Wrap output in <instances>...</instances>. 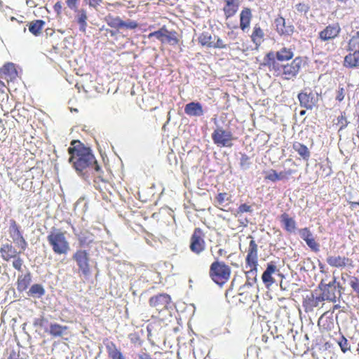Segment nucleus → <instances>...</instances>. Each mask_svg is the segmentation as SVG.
Here are the masks:
<instances>
[{"label":"nucleus","instance_id":"obj_35","mask_svg":"<svg viewBox=\"0 0 359 359\" xmlns=\"http://www.w3.org/2000/svg\"><path fill=\"white\" fill-rule=\"evenodd\" d=\"M293 147L294 149L298 153V154L304 159H308L309 158L310 152L306 146L301 143L296 142L294 144Z\"/></svg>","mask_w":359,"mask_h":359},{"label":"nucleus","instance_id":"obj_10","mask_svg":"<svg viewBox=\"0 0 359 359\" xmlns=\"http://www.w3.org/2000/svg\"><path fill=\"white\" fill-rule=\"evenodd\" d=\"M298 99L301 107L307 109H312L319 100V95L317 93H313L311 91H304L299 93Z\"/></svg>","mask_w":359,"mask_h":359},{"label":"nucleus","instance_id":"obj_14","mask_svg":"<svg viewBox=\"0 0 359 359\" xmlns=\"http://www.w3.org/2000/svg\"><path fill=\"white\" fill-rule=\"evenodd\" d=\"M327 264L336 268H344L348 265L352 266V260L346 257L341 256H328L326 259Z\"/></svg>","mask_w":359,"mask_h":359},{"label":"nucleus","instance_id":"obj_27","mask_svg":"<svg viewBox=\"0 0 359 359\" xmlns=\"http://www.w3.org/2000/svg\"><path fill=\"white\" fill-rule=\"evenodd\" d=\"M106 348L109 356L111 359H126L119 349L113 342H109L106 345Z\"/></svg>","mask_w":359,"mask_h":359},{"label":"nucleus","instance_id":"obj_45","mask_svg":"<svg viewBox=\"0 0 359 359\" xmlns=\"http://www.w3.org/2000/svg\"><path fill=\"white\" fill-rule=\"evenodd\" d=\"M295 8L300 14L305 15L309 11V6L308 4L299 3L295 5Z\"/></svg>","mask_w":359,"mask_h":359},{"label":"nucleus","instance_id":"obj_3","mask_svg":"<svg viewBox=\"0 0 359 359\" xmlns=\"http://www.w3.org/2000/svg\"><path fill=\"white\" fill-rule=\"evenodd\" d=\"M231 273V268L224 262H219L218 258H215V261L210 266V277L220 286H222L229 280Z\"/></svg>","mask_w":359,"mask_h":359},{"label":"nucleus","instance_id":"obj_56","mask_svg":"<svg viewBox=\"0 0 359 359\" xmlns=\"http://www.w3.org/2000/svg\"><path fill=\"white\" fill-rule=\"evenodd\" d=\"M325 300H327V299H325V298L324 297V295H323V294L322 293V294H321V295H320V296H318V297H316V299H315V300H314L313 305H314L315 306H318V304H319V303H320V302H323V301H325Z\"/></svg>","mask_w":359,"mask_h":359},{"label":"nucleus","instance_id":"obj_47","mask_svg":"<svg viewBox=\"0 0 359 359\" xmlns=\"http://www.w3.org/2000/svg\"><path fill=\"white\" fill-rule=\"evenodd\" d=\"M337 124L339 126V130L346 127L348 121L343 114H341L340 116L337 118Z\"/></svg>","mask_w":359,"mask_h":359},{"label":"nucleus","instance_id":"obj_63","mask_svg":"<svg viewBox=\"0 0 359 359\" xmlns=\"http://www.w3.org/2000/svg\"><path fill=\"white\" fill-rule=\"evenodd\" d=\"M226 252L224 250H223V249H219V250H218V255H219V256L225 255H226Z\"/></svg>","mask_w":359,"mask_h":359},{"label":"nucleus","instance_id":"obj_46","mask_svg":"<svg viewBox=\"0 0 359 359\" xmlns=\"http://www.w3.org/2000/svg\"><path fill=\"white\" fill-rule=\"evenodd\" d=\"M137 26H138V24L137 23L136 21H134V20H128L126 22H125V21L123 22V28L125 27V28L130 29H134L137 28Z\"/></svg>","mask_w":359,"mask_h":359},{"label":"nucleus","instance_id":"obj_17","mask_svg":"<svg viewBox=\"0 0 359 359\" xmlns=\"http://www.w3.org/2000/svg\"><path fill=\"white\" fill-rule=\"evenodd\" d=\"M0 252L3 259L5 261H9L12 258H15L20 253L18 252L16 249L9 243L3 244L0 248Z\"/></svg>","mask_w":359,"mask_h":359},{"label":"nucleus","instance_id":"obj_39","mask_svg":"<svg viewBox=\"0 0 359 359\" xmlns=\"http://www.w3.org/2000/svg\"><path fill=\"white\" fill-rule=\"evenodd\" d=\"M283 177V175L282 172L278 174L274 170H271L265 177L266 179L271 180L272 182H276L277 180H281Z\"/></svg>","mask_w":359,"mask_h":359},{"label":"nucleus","instance_id":"obj_32","mask_svg":"<svg viewBox=\"0 0 359 359\" xmlns=\"http://www.w3.org/2000/svg\"><path fill=\"white\" fill-rule=\"evenodd\" d=\"M105 21L107 25L112 28H123V21L120 18V17H114L111 15H109L105 18Z\"/></svg>","mask_w":359,"mask_h":359},{"label":"nucleus","instance_id":"obj_9","mask_svg":"<svg viewBox=\"0 0 359 359\" xmlns=\"http://www.w3.org/2000/svg\"><path fill=\"white\" fill-rule=\"evenodd\" d=\"M302 63V58L297 57L291 63L283 65L282 75L283 78L287 80L295 78L301 69Z\"/></svg>","mask_w":359,"mask_h":359},{"label":"nucleus","instance_id":"obj_29","mask_svg":"<svg viewBox=\"0 0 359 359\" xmlns=\"http://www.w3.org/2000/svg\"><path fill=\"white\" fill-rule=\"evenodd\" d=\"M281 222L284 225L285 229L292 233L294 232L296 229V222L295 221L288 216L286 213H284L281 215Z\"/></svg>","mask_w":359,"mask_h":359},{"label":"nucleus","instance_id":"obj_1","mask_svg":"<svg viewBox=\"0 0 359 359\" xmlns=\"http://www.w3.org/2000/svg\"><path fill=\"white\" fill-rule=\"evenodd\" d=\"M68 151L71 155L69 161L73 164L78 174L85 175L88 172L93 173L94 171H100V167L89 148L79 142L77 146L69 147Z\"/></svg>","mask_w":359,"mask_h":359},{"label":"nucleus","instance_id":"obj_33","mask_svg":"<svg viewBox=\"0 0 359 359\" xmlns=\"http://www.w3.org/2000/svg\"><path fill=\"white\" fill-rule=\"evenodd\" d=\"M319 288L322 290V293L324 295V297L327 299V301L335 302L337 296H336V289L335 288H327V287L320 286Z\"/></svg>","mask_w":359,"mask_h":359},{"label":"nucleus","instance_id":"obj_12","mask_svg":"<svg viewBox=\"0 0 359 359\" xmlns=\"http://www.w3.org/2000/svg\"><path fill=\"white\" fill-rule=\"evenodd\" d=\"M274 24L276 31L280 35L290 36L294 32V26L290 22L287 23L285 19L281 16L275 19Z\"/></svg>","mask_w":359,"mask_h":359},{"label":"nucleus","instance_id":"obj_21","mask_svg":"<svg viewBox=\"0 0 359 359\" xmlns=\"http://www.w3.org/2000/svg\"><path fill=\"white\" fill-rule=\"evenodd\" d=\"M226 3L223 10L226 18L235 15L239 7V0H224Z\"/></svg>","mask_w":359,"mask_h":359},{"label":"nucleus","instance_id":"obj_43","mask_svg":"<svg viewBox=\"0 0 359 359\" xmlns=\"http://www.w3.org/2000/svg\"><path fill=\"white\" fill-rule=\"evenodd\" d=\"M299 235L302 239H303L304 241H306V239L310 238L313 234L310 231V230L308 228H304L299 230Z\"/></svg>","mask_w":359,"mask_h":359},{"label":"nucleus","instance_id":"obj_50","mask_svg":"<svg viewBox=\"0 0 359 359\" xmlns=\"http://www.w3.org/2000/svg\"><path fill=\"white\" fill-rule=\"evenodd\" d=\"M252 210L251 206H250L245 203H243L239 206V208L238 209L237 214L239 215V214H241L243 212H252Z\"/></svg>","mask_w":359,"mask_h":359},{"label":"nucleus","instance_id":"obj_15","mask_svg":"<svg viewBox=\"0 0 359 359\" xmlns=\"http://www.w3.org/2000/svg\"><path fill=\"white\" fill-rule=\"evenodd\" d=\"M9 233L15 243H23V248H27V243L20 231L19 226L14 219L10 220Z\"/></svg>","mask_w":359,"mask_h":359},{"label":"nucleus","instance_id":"obj_51","mask_svg":"<svg viewBox=\"0 0 359 359\" xmlns=\"http://www.w3.org/2000/svg\"><path fill=\"white\" fill-rule=\"evenodd\" d=\"M77 1H78V0H67L66 3H67V6L70 9H72L74 11H76V9L78 8Z\"/></svg>","mask_w":359,"mask_h":359},{"label":"nucleus","instance_id":"obj_31","mask_svg":"<svg viewBox=\"0 0 359 359\" xmlns=\"http://www.w3.org/2000/svg\"><path fill=\"white\" fill-rule=\"evenodd\" d=\"M264 34L259 26L256 25L251 35L252 41L256 46H259L263 41Z\"/></svg>","mask_w":359,"mask_h":359},{"label":"nucleus","instance_id":"obj_30","mask_svg":"<svg viewBox=\"0 0 359 359\" xmlns=\"http://www.w3.org/2000/svg\"><path fill=\"white\" fill-rule=\"evenodd\" d=\"M45 22L42 20H36L29 23V31L34 36H39L41 33Z\"/></svg>","mask_w":359,"mask_h":359},{"label":"nucleus","instance_id":"obj_48","mask_svg":"<svg viewBox=\"0 0 359 359\" xmlns=\"http://www.w3.org/2000/svg\"><path fill=\"white\" fill-rule=\"evenodd\" d=\"M14 259H15L13 262V266L18 271H20L22 270L23 261L20 257L18 256Z\"/></svg>","mask_w":359,"mask_h":359},{"label":"nucleus","instance_id":"obj_16","mask_svg":"<svg viewBox=\"0 0 359 359\" xmlns=\"http://www.w3.org/2000/svg\"><path fill=\"white\" fill-rule=\"evenodd\" d=\"M184 112L189 116L199 117L204 114L203 107L200 102H191L184 107Z\"/></svg>","mask_w":359,"mask_h":359},{"label":"nucleus","instance_id":"obj_58","mask_svg":"<svg viewBox=\"0 0 359 359\" xmlns=\"http://www.w3.org/2000/svg\"><path fill=\"white\" fill-rule=\"evenodd\" d=\"M267 57H269V59L270 60H272V65H273V68H275V67H276V62H275V61H274V60H273V53H268V54H267Z\"/></svg>","mask_w":359,"mask_h":359},{"label":"nucleus","instance_id":"obj_62","mask_svg":"<svg viewBox=\"0 0 359 359\" xmlns=\"http://www.w3.org/2000/svg\"><path fill=\"white\" fill-rule=\"evenodd\" d=\"M327 45H328V47H327V50L332 51L335 49V46L334 45V43H331V44L328 43Z\"/></svg>","mask_w":359,"mask_h":359},{"label":"nucleus","instance_id":"obj_19","mask_svg":"<svg viewBox=\"0 0 359 359\" xmlns=\"http://www.w3.org/2000/svg\"><path fill=\"white\" fill-rule=\"evenodd\" d=\"M31 282L32 276L29 272H27L25 274L19 275L16 283L18 291L20 292L25 291Z\"/></svg>","mask_w":359,"mask_h":359},{"label":"nucleus","instance_id":"obj_4","mask_svg":"<svg viewBox=\"0 0 359 359\" xmlns=\"http://www.w3.org/2000/svg\"><path fill=\"white\" fill-rule=\"evenodd\" d=\"M248 238H251L246 257V267H250V270L248 271V276L250 278V275H252L254 276V279H256L258 266V248L251 236H249Z\"/></svg>","mask_w":359,"mask_h":359},{"label":"nucleus","instance_id":"obj_54","mask_svg":"<svg viewBox=\"0 0 359 359\" xmlns=\"http://www.w3.org/2000/svg\"><path fill=\"white\" fill-rule=\"evenodd\" d=\"M344 96H345L344 89L343 88H340L337 90V96H336V100L339 101V102H341V101H342L344 100Z\"/></svg>","mask_w":359,"mask_h":359},{"label":"nucleus","instance_id":"obj_26","mask_svg":"<svg viewBox=\"0 0 359 359\" xmlns=\"http://www.w3.org/2000/svg\"><path fill=\"white\" fill-rule=\"evenodd\" d=\"M78 240L81 246L85 247L89 245L95 240V236L93 233L86 230L81 231L78 236Z\"/></svg>","mask_w":359,"mask_h":359},{"label":"nucleus","instance_id":"obj_53","mask_svg":"<svg viewBox=\"0 0 359 359\" xmlns=\"http://www.w3.org/2000/svg\"><path fill=\"white\" fill-rule=\"evenodd\" d=\"M227 200V194L226 193H220L217 196V201L219 205H222Z\"/></svg>","mask_w":359,"mask_h":359},{"label":"nucleus","instance_id":"obj_44","mask_svg":"<svg viewBox=\"0 0 359 359\" xmlns=\"http://www.w3.org/2000/svg\"><path fill=\"white\" fill-rule=\"evenodd\" d=\"M338 344L344 353L350 349L348 340L344 336L341 337V339L338 342Z\"/></svg>","mask_w":359,"mask_h":359},{"label":"nucleus","instance_id":"obj_7","mask_svg":"<svg viewBox=\"0 0 359 359\" xmlns=\"http://www.w3.org/2000/svg\"><path fill=\"white\" fill-rule=\"evenodd\" d=\"M72 259L76 262L79 270L85 276H89L90 265H89V254L85 250H78L73 255Z\"/></svg>","mask_w":359,"mask_h":359},{"label":"nucleus","instance_id":"obj_34","mask_svg":"<svg viewBox=\"0 0 359 359\" xmlns=\"http://www.w3.org/2000/svg\"><path fill=\"white\" fill-rule=\"evenodd\" d=\"M4 74L8 76L10 79H15L17 76V71L13 63H6L1 69Z\"/></svg>","mask_w":359,"mask_h":359},{"label":"nucleus","instance_id":"obj_52","mask_svg":"<svg viewBox=\"0 0 359 359\" xmlns=\"http://www.w3.org/2000/svg\"><path fill=\"white\" fill-rule=\"evenodd\" d=\"M337 283V278L335 277L333 278V280L332 282H330L327 284L323 283V281L320 283V286L327 287V288H337L336 285Z\"/></svg>","mask_w":359,"mask_h":359},{"label":"nucleus","instance_id":"obj_22","mask_svg":"<svg viewBox=\"0 0 359 359\" xmlns=\"http://www.w3.org/2000/svg\"><path fill=\"white\" fill-rule=\"evenodd\" d=\"M252 18V13L250 8L243 9L240 14V27L245 31L249 27Z\"/></svg>","mask_w":359,"mask_h":359},{"label":"nucleus","instance_id":"obj_61","mask_svg":"<svg viewBox=\"0 0 359 359\" xmlns=\"http://www.w3.org/2000/svg\"><path fill=\"white\" fill-rule=\"evenodd\" d=\"M350 204H351V208L352 209H355V208H356L357 206H359V201L357 202H355V201L350 202Z\"/></svg>","mask_w":359,"mask_h":359},{"label":"nucleus","instance_id":"obj_42","mask_svg":"<svg viewBox=\"0 0 359 359\" xmlns=\"http://www.w3.org/2000/svg\"><path fill=\"white\" fill-rule=\"evenodd\" d=\"M306 245L311 248L313 252H318L320 250V245L318 243L316 242L313 236H312L310 238L306 239L305 241Z\"/></svg>","mask_w":359,"mask_h":359},{"label":"nucleus","instance_id":"obj_55","mask_svg":"<svg viewBox=\"0 0 359 359\" xmlns=\"http://www.w3.org/2000/svg\"><path fill=\"white\" fill-rule=\"evenodd\" d=\"M102 0H88V5L90 7L97 9V7L101 4Z\"/></svg>","mask_w":359,"mask_h":359},{"label":"nucleus","instance_id":"obj_40","mask_svg":"<svg viewBox=\"0 0 359 359\" xmlns=\"http://www.w3.org/2000/svg\"><path fill=\"white\" fill-rule=\"evenodd\" d=\"M226 47L227 45L224 42V41L222 39H220L219 37H217L216 36H214V41L213 43L210 45V48L223 49L226 48Z\"/></svg>","mask_w":359,"mask_h":359},{"label":"nucleus","instance_id":"obj_36","mask_svg":"<svg viewBox=\"0 0 359 359\" xmlns=\"http://www.w3.org/2000/svg\"><path fill=\"white\" fill-rule=\"evenodd\" d=\"M214 36H212L207 32L202 33L198 37V42L203 46L210 48V45L213 43Z\"/></svg>","mask_w":359,"mask_h":359},{"label":"nucleus","instance_id":"obj_24","mask_svg":"<svg viewBox=\"0 0 359 359\" xmlns=\"http://www.w3.org/2000/svg\"><path fill=\"white\" fill-rule=\"evenodd\" d=\"M67 326H62L57 323H50L48 333L54 337H60L67 334Z\"/></svg>","mask_w":359,"mask_h":359},{"label":"nucleus","instance_id":"obj_8","mask_svg":"<svg viewBox=\"0 0 359 359\" xmlns=\"http://www.w3.org/2000/svg\"><path fill=\"white\" fill-rule=\"evenodd\" d=\"M205 248V243L202 231L197 228L194 230L190 240V250L196 255H200Z\"/></svg>","mask_w":359,"mask_h":359},{"label":"nucleus","instance_id":"obj_57","mask_svg":"<svg viewBox=\"0 0 359 359\" xmlns=\"http://www.w3.org/2000/svg\"><path fill=\"white\" fill-rule=\"evenodd\" d=\"M18 358L19 355L15 351H11L8 359H18Z\"/></svg>","mask_w":359,"mask_h":359},{"label":"nucleus","instance_id":"obj_13","mask_svg":"<svg viewBox=\"0 0 359 359\" xmlns=\"http://www.w3.org/2000/svg\"><path fill=\"white\" fill-rule=\"evenodd\" d=\"M340 30V27L338 25H328L320 32L319 39L322 41L334 39L339 35Z\"/></svg>","mask_w":359,"mask_h":359},{"label":"nucleus","instance_id":"obj_37","mask_svg":"<svg viewBox=\"0 0 359 359\" xmlns=\"http://www.w3.org/2000/svg\"><path fill=\"white\" fill-rule=\"evenodd\" d=\"M359 49V31L354 32L349 40L348 50H353Z\"/></svg>","mask_w":359,"mask_h":359},{"label":"nucleus","instance_id":"obj_49","mask_svg":"<svg viewBox=\"0 0 359 359\" xmlns=\"http://www.w3.org/2000/svg\"><path fill=\"white\" fill-rule=\"evenodd\" d=\"M350 285L353 288L355 292H358L359 290V280L356 277H351L350 280Z\"/></svg>","mask_w":359,"mask_h":359},{"label":"nucleus","instance_id":"obj_38","mask_svg":"<svg viewBox=\"0 0 359 359\" xmlns=\"http://www.w3.org/2000/svg\"><path fill=\"white\" fill-rule=\"evenodd\" d=\"M250 158L245 154H241L240 166L243 170H247L250 168Z\"/></svg>","mask_w":359,"mask_h":359},{"label":"nucleus","instance_id":"obj_23","mask_svg":"<svg viewBox=\"0 0 359 359\" xmlns=\"http://www.w3.org/2000/svg\"><path fill=\"white\" fill-rule=\"evenodd\" d=\"M76 19L79 25V30L83 33L86 31L87 27V13L86 11L83 8L78 10L76 9Z\"/></svg>","mask_w":359,"mask_h":359},{"label":"nucleus","instance_id":"obj_28","mask_svg":"<svg viewBox=\"0 0 359 359\" xmlns=\"http://www.w3.org/2000/svg\"><path fill=\"white\" fill-rule=\"evenodd\" d=\"M276 56L279 61H285L292 59L294 53L291 48L283 47L276 53Z\"/></svg>","mask_w":359,"mask_h":359},{"label":"nucleus","instance_id":"obj_6","mask_svg":"<svg viewBox=\"0 0 359 359\" xmlns=\"http://www.w3.org/2000/svg\"><path fill=\"white\" fill-rule=\"evenodd\" d=\"M152 37L156 38L162 43H168L170 45H176L178 43L176 32L168 31L165 26L157 31L151 32L148 35L149 39H151Z\"/></svg>","mask_w":359,"mask_h":359},{"label":"nucleus","instance_id":"obj_20","mask_svg":"<svg viewBox=\"0 0 359 359\" xmlns=\"http://www.w3.org/2000/svg\"><path fill=\"white\" fill-rule=\"evenodd\" d=\"M344 66L348 68H355L359 67V50H354L353 53L346 55L344 60Z\"/></svg>","mask_w":359,"mask_h":359},{"label":"nucleus","instance_id":"obj_59","mask_svg":"<svg viewBox=\"0 0 359 359\" xmlns=\"http://www.w3.org/2000/svg\"><path fill=\"white\" fill-rule=\"evenodd\" d=\"M62 8V5L60 4V2H57L55 6H54V9L55 11H56L57 12H60V11L61 10Z\"/></svg>","mask_w":359,"mask_h":359},{"label":"nucleus","instance_id":"obj_25","mask_svg":"<svg viewBox=\"0 0 359 359\" xmlns=\"http://www.w3.org/2000/svg\"><path fill=\"white\" fill-rule=\"evenodd\" d=\"M45 289L43 286L41 284H33L29 290L27 292V294L29 297L33 298H41L45 294Z\"/></svg>","mask_w":359,"mask_h":359},{"label":"nucleus","instance_id":"obj_60","mask_svg":"<svg viewBox=\"0 0 359 359\" xmlns=\"http://www.w3.org/2000/svg\"><path fill=\"white\" fill-rule=\"evenodd\" d=\"M139 358L140 359H153L149 355H148L147 353H144L142 355H140L139 356Z\"/></svg>","mask_w":359,"mask_h":359},{"label":"nucleus","instance_id":"obj_5","mask_svg":"<svg viewBox=\"0 0 359 359\" xmlns=\"http://www.w3.org/2000/svg\"><path fill=\"white\" fill-rule=\"evenodd\" d=\"M212 139L217 146L221 147H231L232 146L233 135L231 131L217 126L212 134Z\"/></svg>","mask_w":359,"mask_h":359},{"label":"nucleus","instance_id":"obj_41","mask_svg":"<svg viewBox=\"0 0 359 359\" xmlns=\"http://www.w3.org/2000/svg\"><path fill=\"white\" fill-rule=\"evenodd\" d=\"M306 245L311 248L313 252H318L320 250V245L318 243L316 242L313 236H312L310 238L306 239L305 241Z\"/></svg>","mask_w":359,"mask_h":359},{"label":"nucleus","instance_id":"obj_64","mask_svg":"<svg viewBox=\"0 0 359 359\" xmlns=\"http://www.w3.org/2000/svg\"><path fill=\"white\" fill-rule=\"evenodd\" d=\"M228 36L231 39H234L236 37L235 34H234V32L233 31L228 32Z\"/></svg>","mask_w":359,"mask_h":359},{"label":"nucleus","instance_id":"obj_2","mask_svg":"<svg viewBox=\"0 0 359 359\" xmlns=\"http://www.w3.org/2000/svg\"><path fill=\"white\" fill-rule=\"evenodd\" d=\"M47 241L53 251L57 255H67L70 250L69 243L65 233L59 229H53L48 235Z\"/></svg>","mask_w":359,"mask_h":359},{"label":"nucleus","instance_id":"obj_11","mask_svg":"<svg viewBox=\"0 0 359 359\" xmlns=\"http://www.w3.org/2000/svg\"><path fill=\"white\" fill-rule=\"evenodd\" d=\"M170 302V297L167 294L163 293L151 297L149 299V305L157 311H161L168 308Z\"/></svg>","mask_w":359,"mask_h":359},{"label":"nucleus","instance_id":"obj_18","mask_svg":"<svg viewBox=\"0 0 359 359\" xmlns=\"http://www.w3.org/2000/svg\"><path fill=\"white\" fill-rule=\"evenodd\" d=\"M276 271V266L274 264L271 263L268 264L266 269L264 271L262 276V281L266 287H269L274 283L275 280L272 277V274L274 273Z\"/></svg>","mask_w":359,"mask_h":359}]
</instances>
